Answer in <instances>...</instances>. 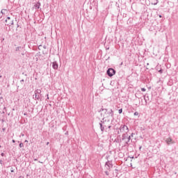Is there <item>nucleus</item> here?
Instances as JSON below:
<instances>
[{
    "label": "nucleus",
    "mask_w": 178,
    "mask_h": 178,
    "mask_svg": "<svg viewBox=\"0 0 178 178\" xmlns=\"http://www.w3.org/2000/svg\"><path fill=\"white\" fill-rule=\"evenodd\" d=\"M25 143H29V141L27 140H25Z\"/></svg>",
    "instance_id": "37"
},
{
    "label": "nucleus",
    "mask_w": 178,
    "mask_h": 178,
    "mask_svg": "<svg viewBox=\"0 0 178 178\" xmlns=\"http://www.w3.org/2000/svg\"><path fill=\"white\" fill-rule=\"evenodd\" d=\"M134 115V116H138L139 113L138 112L136 111Z\"/></svg>",
    "instance_id": "19"
},
{
    "label": "nucleus",
    "mask_w": 178,
    "mask_h": 178,
    "mask_svg": "<svg viewBox=\"0 0 178 178\" xmlns=\"http://www.w3.org/2000/svg\"><path fill=\"white\" fill-rule=\"evenodd\" d=\"M3 111H6V107H4V108H3Z\"/></svg>",
    "instance_id": "33"
},
{
    "label": "nucleus",
    "mask_w": 178,
    "mask_h": 178,
    "mask_svg": "<svg viewBox=\"0 0 178 178\" xmlns=\"http://www.w3.org/2000/svg\"><path fill=\"white\" fill-rule=\"evenodd\" d=\"M159 17H162V15H159Z\"/></svg>",
    "instance_id": "39"
},
{
    "label": "nucleus",
    "mask_w": 178,
    "mask_h": 178,
    "mask_svg": "<svg viewBox=\"0 0 178 178\" xmlns=\"http://www.w3.org/2000/svg\"><path fill=\"white\" fill-rule=\"evenodd\" d=\"M12 142L13 143H16V141L15 140H13Z\"/></svg>",
    "instance_id": "34"
},
{
    "label": "nucleus",
    "mask_w": 178,
    "mask_h": 178,
    "mask_svg": "<svg viewBox=\"0 0 178 178\" xmlns=\"http://www.w3.org/2000/svg\"><path fill=\"white\" fill-rule=\"evenodd\" d=\"M6 23V26H8V27H10V26H13V20H8V22Z\"/></svg>",
    "instance_id": "8"
},
{
    "label": "nucleus",
    "mask_w": 178,
    "mask_h": 178,
    "mask_svg": "<svg viewBox=\"0 0 178 178\" xmlns=\"http://www.w3.org/2000/svg\"><path fill=\"white\" fill-rule=\"evenodd\" d=\"M23 147H24L23 143H19V148H23Z\"/></svg>",
    "instance_id": "16"
},
{
    "label": "nucleus",
    "mask_w": 178,
    "mask_h": 178,
    "mask_svg": "<svg viewBox=\"0 0 178 178\" xmlns=\"http://www.w3.org/2000/svg\"><path fill=\"white\" fill-rule=\"evenodd\" d=\"M34 94H35V95L33 96V99L38 100V99H40V98H41L42 95H41L40 89H36L34 91Z\"/></svg>",
    "instance_id": "3"
},
{
    "label": "nucleus",
    "mask_w": 178,
    "mask_h": 178,
    "mask_svg": "<svg viewBox=\"0 0 178 178\" xmlns=\"http://www.w3.org/2000/svg\"><path fill=\"white\" fill-rule=\"evenodd\" d=\"M35 161H37V159H35Z\"/></svg>",
    "instance_id": "41"
},
{
    "label": "nucleus",
    "mask_w": 178,
    "mask_h": 178,
    "mask_svg": "<svg viewBox=\"0 0 178 178\" xmlns=\"http://www.w3.org/2000/svg\"><path fill=\"white\" fill-rule=\"evenodd\" d=\"M105 173H106V176H109V172L105 171Z\"/></svg>",
    "instance_id": "22"
},
{
    "label": "nucleus",
    "mask_w": 178,
    "mask_h": 178,
    "mask_svg": "<svg viewBox=\"0 0 178 178\" xmlns=\"http://www.w3.org/2000/svg\"><path fill=\"white\" fill-rule=\"evenodd\" d=\"M52 67L54 70H58V62H56V61L53 62Z\"/></svg>",
    "instance_id": "6"
},
{
    "label": "nucleus",
    "mask_w": 178,
    "mask_h": 178,
    "mask_svg": "<svg viewBox=\"0 0 178 178\" xmlns=\"http://www.w3.org/2000/svg\"><path fill=\"white\" fill-rule=\"evenodd\" d=\"M1 156H5V153H1Z\"/></svg>",
    "instance_id": "26"
},
{
    "label": "nucleus",
    "mask_w": 178,
    "mask_h": 178,
    "mask_svg": "<svg viewBox=\"0 0 178 178\" xmlns=\"http://www.w3.org/2000/svg\"><path fill=\"white\" fill-rule=\"evenodd\" d=\"M127 138V134H122V140H126Z\"/></svg>",
    "instance_id": "11"
},
{
    "label": "nucleus",
    "mask_w": 178,
    "mask_h": 178,
    "mask_svg": "<svg viewBox=\"0 0 178 178\" xmlns=\"http://www.w3.org/2000/svg\"><path fill=\"white\" fill-rule=\"evenodd\" d=\"M141 91L145 92V91H147V89H145V88H141Z\"/></svg>",
    "instance_id": "20"
},
{
    "label": "nucleus",
    "mask_w": 178,
    "mask_h": 178,
    "mask_svg": "<svg viewBox=\"0 0 178 178\" xmlns=\"http://www.w3.org/2000/svg\"><path fill=\"white\" fill-rule=\"evenodd\" d=\"M159 73H160V74H162V73H163V70L161 69L160 70H159Z\"/></svg>",
    "instance_id": "17"
},
{
    "label": "nucleus",
    "mask_w": 178,
    "mask_h": 178,
    "mask_svg": "<svg viewBox=\"0 0 178 178\" xmlns=\"http://www.w3.org/2000/svg\"><path fill=\"white\" fill-rule=\"evenodd\" d=\"M144 99L147 104V102H148V101H149V97L147 96V95H145L144 96Z\"/></svg>",
    "instance_id": "13"
},
{
    "label": "nucleus",
    "mask_w": 178,
    "mask_h": 178,
    "mask_svg": "<svg viewBox=\"0 0 178 178\" xmlns=\"http://www.w3.org/2000/svg\"><path fill=\"white\" fill-rule=\"evenodd\" d=\"M177 3H178V0H177Z\"/></svg>",
    "instance_id": "43"
},
{
    "label": "nucleus",
    "mask_w": 178,
    "mask_h": 178,
    "mask_svg": "<svg viewBox=\"0 0 178 178\" xmlns=\"http://www.w3.org/2000/svg\"><path fill=\"white\" fill-rule=\"evenodd\" d=\"M40 6H41V3L40 1H38L37 3L34 5V7L36 10H38V9L40 8Z\"/></svg>",
    "instance_id": "7"
},
{
    "label": "nucleus",
    "mask_w": 178,
    "mask_h": 178,
    "mask_svg": "<svg viewBox=\"0 0 178 178\" xmlns=\"http://www.w3.org/2000/svg\"><path fill=\"white\" fill-rule=\"evenodd\" d=\"M13 172H14L13 170H11V172L13 173Z\"/></svg>",
    "instance_id": "38"
},
{
    "label": "nucleus",
    "mask_w": 178,
    "mask_h": 178,
    "mask_svg": "<svg viewBox=\"0 0 178 178\" xmlns=\"http://www.w3.org/2000/svg\"><path fill=\"white\" fill-rule=\"evenodd\" d=\"M3 113H5V111H3Z\"/></svg>",
    "instance_id": "40"
},
{
    "label": "nucleus",
    "mask_w": 178,
    "mask_h": 178,
    "mask_svg": "<svg viewBox=\"0 0 178 178\" xmlns=\"http://www.w3.org/2000/svg\"><path fill=\"white\" fill-rule=\"evenodd\" d=\"M9 20H13V19H10V17H8L6 19V23H8V22H9Z\"/></svg>",
    "instance_id": "15"
},
{
    "label": "nucleus",
    "mask_w": 178,
    "mask_h": 178,
    "mask_svg": "<svg viewBox=\"0 0 178 178\" xmlns=\"http://www.w3.org/2000/svg\"><path fill=\"white\" fill-rule=\"evenodd\" d=\"M115 172H119V170H118V169H115Z\"/></svg>",
    "instance_id": "36"
},
{
    "label": "nucleus",
    "mask_w": 178,
    "mask_h": 178,
    "mask_svg": "<svg viewBox=\"0 0 178 178\" xmlns=\"http://www.w3.org/2000/svg\"><path fill=\"white\" fill-rule=\"evenodd\" d=\"M128 139V141H130L131 138V136H129L127 138Z\"/></svg>",
    "instance_id": "24"
},
{
    "label": "nucleus",
    "mask_w": 178,
    "mask_h": 178,
    "mask_svg": "<svg viewBox=\"0 0 178 178\" xmlns=\"http://www.w3.org/2000/svg\"><path fill=\"white\" fill-rule=\"evenodd\" d=\"M129 142H130V141H129V139H127V138L126 140H125L126 144H129Z\"/></svg>",
    "instance_id": "21"
},
{
    "label": "nucleus",
    "mask_w": 178,
    "mask_h": 178,
    "mask_svg": "<svg viewBox=\"0 0 178 178\" xmlns=\"http://www.w3.org/2000/svg\"><path fill=\"white\" fill-rule=\"evenodd\" d=\"M106 166H108L107 169H111L112 168V163H111L109 161L106 163Z\"/></svg>",
    "instance_id": "10"
},
{
    "label": "nucleus",
    "mask_w": 178,
    "mask_h": 178,
    "mask_svg": "<svg viewBox=\"0 0 178 178\" xmlns=\"http://www.w3.org/2000/svg\"><path fill=\"white\" fill-rule=\"evenodd\" d=\"M105 122H106V120H105V118H103L102 120L99 122L100 130L102 133L105 131V127H106V125H105Z\"/></svg>",
    "instance_id": "4"
},
{
    "label": "nucleus",
    "mask_w": 178,
    "mask_h": 178,
    "mask_svg": "<svg viewBox=\"0 0 178 178\" xmlns=\"http://www.w3.org/2000/svg\"><path fill=\"white\" fill-rule=\"evenodd\" d=\"M106 73L109 77H112V76H115V74H116V70H113V68H109L107 70Z\"/></svg>",
    "instance_id": "5"
},
{
    "label": "nucleus",
    "mask_w": 178,
    "mask_h": 178,
    "mask_svg": "<svg viewBox=\"0 0 178 178\" xmlns=\"http://www.w3.org/2000/svg\"><path fill=\"white\" fill-rule=\"evenodd\" d=\"M22 137H24V134H21Z\"/></svg>",
    "instance_id": "32"
},
{
    "label": "nucleus",
    "mask_w": 178,
    "mask_h": 178,
    "mask_svg": "<svg viewBox=\"0 0 178 178\" xmlns=\"http://www.w3.org/2000/svg\"><path fill=\"white\" fill-rule=\"evenodd\" d=\"M122 133L128 134L129 133V127L124 124H122L118 131V134H120Z\"/></svg>",
    "instance_id": "2"
},
{
    "label": "nucleus",
    "mask_w": 178,
    "mask_h": 178,
    "mask_svg": "<svg viewBox=\"0 0 178 178\" xmlns=\"http://www.w3.org/2000/svg\"><path fill=\"white\" fill-rule=\"evenodd\" d=\"M2 130H3V131H5L6 129H5V128H3Z\"/></svg>",
    "instance_id": "35"
},
{
    "label": "nucleus",
    "mask_w": 178,
    "mask_h": 178,
    "mask_svg": "<svg viewBox=\"0 0 178 178\" xmlns=\"http://www.w3.org/2000/svg\"><path fill=\"white\" fill-rule=\"evenodd\" d=\"M21 84H23L24 83V79H22L20 81Z\"/></svg>",
    "instance_id": "23"
},
{
    "label": "nucleus",
    "mask_w": 178,
    "mask_h": 178,
    "mask_svg": "<svg viewBox=\"0 0 178 178\" xmlns=\"http://www.w3.org/2000/svg\"><path fill=\"white\" fill-rule=\"evenodd\" d=\"M21 49H22V47H17L15 48L16 52H17L18 51H21Z\"/></svg>",
    "instance_id": "14"
},
{
    "label": "nucleus",
    "mask_w": 178,
    "mask_h": 178,
    "mask_svg": "<svg viewBox=\"0 0 178 178\" xmlns=\"http://www.w3.org/2000/svg\"><path fill=\"white\" fill-rule=\"evenodd\" d=\"M165 141H166L168 145H170V144L173 143H172V138H167Z\"/></svg>",
    "instance_id": "9"
},
{
    "label": "nucleus",
    "mask_w": 178,
    "mask_h": 178,
    "mask_svg": "<svg viewBox=\"0 0 178 178\" xmlns=\"http://www.w3.org/2000/svg\"><path fill=\"white\" fill-rule=\"evenodd\" d=\"M134 134H131V136H129V137H134Z\"/></svg>",
    "instance_id": "25"
},
{
    "label": "nucleus",
    "mask_w": 178,
    "mask_h": 178,
    "mask_svg": "<svg viewBox=\"0 0 178 178\" xmlns=\"http://www.w3.org/2000/svg\"><path fill=\"white\" fill-rule=\"evenodd\" d=\"M46 145H49V142H47V143H46Z\"/></svg>",
    "instance_id": "31"
},
{
    "label": "nucleus",
    "mask_w": 178,
    "mask_h": 178,
    "mask_svg": "<svg viewBox=\"0 0 178 178\" xmlns=\"http://www.w3.org/2000/svg\"><path fill=\"white\" fill-rule=\"evenodd\" d=\"M158 4V0L156 1V3H154V5H157Z\"/></svg>",
    "instance_id": "29"
},
{
    "label": "nucleus",
    "mask_w": 178,
    "mask_h": 178,
    "mask_svg": "<svg viewBox=\"0 0 178 178\" xmlns=\"http://www.w3.org/2000/svg\"><path fill=\"white\" fill-rule=\"evenodd\" d=\"M0 148H1V145H0Z\"/></svg>",
    "instance_id": "42"
},
{
    "label": "nucleus",
    "mask_w": 178,
    "mask_h": 178,
    "mask_svg": "<svg viewBox=\"0 0 178 178\" xmlns=\"http://www.w3.org/2000/svg\"><path fill=\"white\" fill-rule=\"evenodd\" d=\"M122 112H123V109L121 108V109H119V110H118V113L120 114V113H122Z\"/></svg>",
    "instance_id": "18"
},
{
    "label": "nucleus",
    "mask_w": 178,
    "mask_h": 178,
    "mask_svg": "<svg viewBox=\"0 0 178 178\" xmlns=\"http://www.w3.org/2000/svg\"><path fill=\"white\" fill-rule=\"evenodd\" d=\"M47 99H49V97L48 94L47 95Z\"/></svg>",
    "instance_id": "27"
},
{
    "label": "nucleus",
    "mask_w": 178,
    "mask_h": 178,
    "mask_svg": "<svg viewBox=\"0 0 178 178\" xmlns=\"http://www.w3.org/2000/svg\"><path fill=\"white\" fill-rule=\"evenodd\" d=\"M3 162V161L2 160L0 161L1 165H2Z\"/></svg>",
    "instance_id": "28"
},
{
    "label": "nucleus",
    "mask_w": 178,
    "mask_h": 178,
    "mask_svg": "<svg viewBox=\"0 0 178 178\" xmlns=\"http://www.w3.org/2000/svg\"><path fill=\"white\" fill-rule=\"evenodd\" d=\"M111 127H112V126L109 125V126L108 127V129H111Z\"/></svg>",
    "instance_id": "30"
},
{
    "label": "nucleus",
    "mask_w": 178,
    "mask_h": 178,
    "mask_svg": "<svg viewBox=\"0 0 178 178\" xmlns=\"http://www.w3.org/2000/svg\"><path fill=\"white\" fill-rule=\"evenodd\" d=\"M1 13H2V15H6V13H8V10L2 9Z\"/></svg>",
    "instance_id": "12"
},
{
    "label": "nucleus",
    "mask_w": 178,
    "mask_h": 178,
    "mask_svg": "<svg viewBox=\"0 0 178 178\" xmlns=\"http://www.w3.org/2000/svg\"><path fill=\"white\" fill-rule=\"evenodd\" d=\"M104 111H105V115H104V120L106 119V118H113V111L112 109L108 111L107 108H102L100 112H104Z\"/></svg>",
    "instance_id": "1"
}]
</instances>
